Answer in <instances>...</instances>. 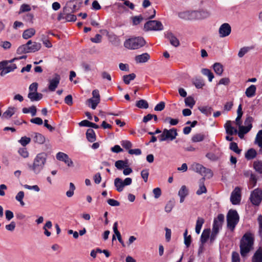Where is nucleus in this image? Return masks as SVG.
<instances>
[{
  "mask_svg": "<svg viewBox=\"0 0 262 262\" xmlns=\"http://www.w3.org/2000/svg\"><path fill=\"white\" fill-rule=\"evenodd\" d=\"M254 238L251 233H246L240 241V253L242 257H245L253 249Z\"/></svg>",
  "mask_w": 262,
  "mask_h": 262,
  "instance_id": "nucleus-1",
  "label": "nucleus"
},
{
  "mask_svg": "<svg viewBox=\"0 0 262 262\" xmlns=\"http://www.w3.org/2000/svg\"><path fill=\"white\" fill-rule=\"evenodd\" d=\"M47 154L45 152H40L35 156L32 165L29 167L35 174L39 173L45 167L47 162Z\"/></svg>",
  "mask_w": 262,
  "mask_h": 262,
  "instance_id": "nucleus-2",
  "label": "nucleus"
},
{
  "mask_svg": "<svg viewBox=\"0 0 262 262\" xmlns=\"http://www.w3.org/2000/svg\"><path fill=\"white\" fill-rule=\"evenodd\" d=\"M41 47V43L29 40L26 44L19 47L17 50L18 54L35 52L39 51Z\"/></svg>",
  "mask_w": 262,
  "mask_h": 262,
  "instance_id": "nucleus-3",
  "label": "nucleus"
},
{
  "mask_svg": "<svg viewBox=\"0 0 262 262\" xmlns=\"http://www.w3.org/2000/svg\"><path fill=\"white\" fill-rule=\"evenodd\" d=\"M145 41L143 38L137 37L129 38L124 42V46L129 50H136L144 46Z\"/></svg>",
  "mask_w": 262,
  "mask_h": 262,
  "instance_id": "nucleus-4",
  "label": "nucleus"
},
{
  "mask_svg": "<svg viewBox=\"0 0 262 262\" xmlns=\"http://www.w3.org/2000/svg\"><path fill=\"white\" fill-rule=\"evenodd\" d=\"M185 15L189 19H202L209 17L210 12L206 10H202L188 12Z\"/></svg>",
  "mask_w": 262,
  "mask_h": 262,
  "instance_id": "nucleus-5",
  "label": "nucleus"
},
{
  "mask_svg": "<svg viewBox=\"0 0 262 262\" xmlns=\"http://www.w3.org/2000/svg\"><path fill=\"white\" fill-rule=\"evenodd\" d=\"M178 136L177 129L172 128L169 129L165 128L163 130L162 134L159 136V141L163 142L167 140L172 141Z\"/></svg>",
  "mask_w": 262,
  "mask_h": 262,
  "instance_id": "nucleus-6",
  "label": "nucleus"
},
{
  "mask_svg": "<svg viewBox=\"0 0 262 262\" xmlns=\"http://www.w3.org/2000/svg\"><path fill=\"white\" fill-rule=\"evenodd\" d=\"M227 220L228 228L233 231L239 221V216L237 211L230 210L227 215Z\"/></svg>",
  "mask_w": 262,
  "mask_h": 262,
  "instance_id": "nucleus-7",
  "label": "nucleus"
},
{
  "mask_svg": "<svg viewBox=\"0 0 262 262\" xmlns=\"http://www.w3.org/2000/svg\"><path fill=\"white\" fill-rule=\"evenodd\" d=\"M190 169L193 171L200 173L201 175L203 176L204 178L207 177L210 178L213 176V173L210 169L206 168L199 163H193L191 165Z\"/></svg>",
  "mask_w": 262,
  "mask_h": 262,
  "instance_id": "nucleus-8",
  "label": "nucleus"
},
{
  "mask_svg": "<svg viewBox=\"0 0 262 262\" xmlns=\"http://www.w3.org/2000/svg\"><path fill=\"white\" fill-rule=\"evenodd\" d=\"M132 183V179L130 178H126L124 180L119 178L114 180V185L118 192L123 191L124 187L130 185Z\"/></svg>",
  "mask_w": 262,
  "mask_h": 262,
  "instance_id": "nucleus-9",
  "label": "nucleus"
},
{
  "mask_svg": "<svg viewBox=\"0 0 262 262\" xmlns=\"http://www.w3.org/2000/svg\"><path fill=\"white\" fill-rule=\"evenodd\" d=\"M92 95L93 97L89 99L86 101V103L89 106L95 110L100 101V96L99 91L98 90H94L92 92Z\"/></svg>",
  "mask_w": 262,
  "mask_h": 262,
  "instance_id": "nucleus-10",
  "label": "nucleus"
},
{
  "mask_svg": "<svg viewBox=\"0 0 262 262\" xmlns=\"http://www.w3.org/2000/svg\"><path fill=\"white\" fill-rule=\"evenodd\" d=\"M144 28L146 30L161 31L163 29V26L159 21L150 20L144 25Z\"/></svg>",
  "mask_w": 262,
  "mask_h": 262,
  "instance_id": "nucleus-11",
  "label": "nucleus"
},
{
  "mask_svg": "<svg viewBox=\"0 0 262 262\" xmlns=\"http://www.w3.org/2000/svg\"><path fill=\"white\" fill-rule=\"evenodd\" d=\"M250 200L254 205H258L262 200V191L258 189H254L251 193Z\"/></svg>",
  "mask_w": 262,
  "mask_h": 262,
  "instance_id": "nucleus-12",
  "label": "nucleus"
},
{
  "mask_svg": "<svg viewBox=\"0 0 262 262\" xmlns=\"http://www.w3.org/2000/svg\"><path fill=\"white\" fill-rule=\"evenodd\" d=\"M60 80V76L57 74H55L52 78L49 79V90L51 92H54L55 91L56 89L57 88L58 84H59Z\"/></svg>",
  "mask_w": 262,
  "mask_h": 262,
  "instance_id": "nucleus-13",
  "label": "nucleus"
},
{
  "mask_svg": "<svg viewBox=\"0 0 262 262\" xmlns=\"http://www.w3.org/2000/svg\"><path fill=\"white\" fill-rule=\"evenodd\" d=\"M231 32V28L228 23L222 24L219 30V36L220 37H225L230 35Z\"/></svg>",
  "mask_w": 262,
  "mask_h": 262,
  "instance_id": "nucleus-14",
  "label": "nucleus"
},
{
  "mask_svg": "<svg viewBox=\"0 0 262 262\" xmlns=\"http://www.w3.org/2000/svg\"><path fill=\"white\" fill-rule=\"evenodd\" d=\"M241 189L237 187L231 193L230 201L233 205L238 204L241 201Z\"/></svg>",
  "mask_w": 262,
  "mask_h": 262,
  "instance_id": "nucleus-15",
  "label": "nucleus"
},
{
  "mask_svg": "<svg viewBox=\"0 0 262 262\" xmlns=\"http://www.w3.org/2000/svg\"><path fill=\"white\" fill-rule=\"evenodd\" d=\"M56 158L58 160L64 162L69 167L73 166L72 160L68 155L62 152H59L56 154Z\"/></svg>",
  "mask_w": 262,
  "mask_h": 262,
  "instance_id": "nucleus-16",
  "label": "nucleus"
},
{
  "mask_svg": "<svg viewBox=\"0 0 262 262\" xmlns=\"http://www.w3.org/2000/svg\"><path fill=\"white\" fill-rule=\"evenodd\" d=\"M16 108L14 107H9L8 109L3 114L2 118L3 119H9L15 113Z\"/></svg>",
  "mask_w": 262,
  "mask_h": 262,
  "instance_id": "nucleus-17",
  "label": "nucleus"
},
{
  "mask_svg": "<svg viewBox=\"0 0 262 262\" xmlns=\"http://www.w3.org/2000/svg\"><path fill=\"white\" fill-rule=\"evenodd\" d=\"M188 194V189L185 185H183L178 192V195L180 197V202L182 203L184 201L185 198Z\"/></svg>",
  "mask_w": 262,
  "mask_h": 262,
  "instance_id": "nucleus-18",
  "label": "nucleus"
},
{
  "mask_svg": "<svg viewBox=\"0 0 262 262\" xmlns=\"http://www.w3.org/2000/svg\"><path fill=\"white\" fill-rule=\"evenodd\" d=\"M149 55L148 53H145L136 56L135 58V59L137 63H139L146 62L149 59Z\"/></svg>",
  "mask_w": 262,
  "mask_h": 262,
  "instance_id": "nucleus-19",
  "label": "nucleus"
},
{
  "mask_svg": "<svg viewBox=\"0 0 262 262\" xmlns=\"http://www.w3.org/2000/svg\"><path fill=\"white\" fill-rule=\"evenodd\" d=\"M167 38L169 39L171 45L175 47H177L180 45V42L178 39L173 35L171 33H167L166 34Z\"/></svg>",
  "mask_w": 262,
  "mask_h": 262,
  "instance_id": "nucleus-20",
  "label": "nucleus"
},
{
  "mask_svg": "<svg viewBox=\"0 0 262 262\" xmlns=\"http://www.w3.org/2000/svg\"><path fill=\"white\" fill-rule=\"evenodd\" d=\"M224 126L227 134L232 135L234 134H236L237 132V129L232 126L231 122L230 121H227Z\"/></svg>",
  "mask_w": 262,
  "mask_h": 262,
  "instance_id": "nucleus-21",
  "label": "nucleus"
},
{
  "mask_svg": "<svg viewBox=\"0 0 262 262\" xmlns=\"http://www.w3.org/2000/svg\"><path fill=\"white\" fill-rule=\"evenodd\" d=\"M252 262H262V248L259 247L254 254Z\"/></svg>",
  "mask_w": 262,
  "mask_h": 262,
  "instance_id": "nucleus-22",
  "label": "nucleus"
},
{
  "mask_svg": "<svg viewBox=\"0 0 262 262\" xmlns=\"http://www.w3.org/2000/svg\"><path fill=\"white\" fill-rule=\"evenodd\" d=\"M28 97L31 101H37L40 100L42 98V94L37 92L29 93Z\"/></svg>",
  "mask_w": 262,
  "mask_h": 262,
  "instance_id": "nucleus-23",
  "label": "nucleus"
},
{
  "mask_svg": "<svg viewBox=\"0 0 262 262\" xmlns=\"http://www.w3.org/2000/svg\"><path fill=\"white\" fill-rule=\"evenodd\" d=\"M33 140L34 142L38 144H42L45 142L46 138L41 134L35 133L33 137Z\"/></svg>",
  "mask_w": 262,
  "mask_h": 262,
  "instance_id": "nucleus-24",
  "label": "nucleus"
},
{
  "mask_svg": "<svg viewBox=\"0 0 262 262\" xmlns=\"http://www.w3.org/2000/svg\"><path fill=\"white\" fill-rule=\"evenodd\" d=\"M204 180L205 178L203 177L199 181V188L196 192L198 195H201L207 192V189L204 184Z\"/></svg>",
  "mask_w": 262,
  "mask_h": 262,
  "instance_id": "nucleus-25",
  "label": "nucleus"
},
{
  "mask_svg": "<svg viewBox=\"0 0 262 262\" xmlns=\"http://www.w3.org/2000/svg\"><path fill=\"white\" fill-rule=\"evenodd\" d=\"M35 32V30L34 28L27 29L24 31L23 33V37L25 39H29L34 36Z\"/></svg>",
  "mask_w": 262,
  "mask_h": 262,
  "instance_id": "nucleus-26",
  "label": "nucleus"
},
{
  "mask_svg": "<svg viewBox=\"0 0 262 262\" xmlns=\"http://www.w3.org/2000/svg\"><path fill=\"white\" fill-rule=\"evenodd\" d=\"M213 69L215 73L219 76L222 75L224 71L223 65L219 62H216L213 65Z\"/></svg>",
  "mask_w": 262,
  "mask_h": 262,
  "instance_id": "nucleus-27",
  "label": "nucleus"
},
{
  "mask_svg": "<svg viewBox=\"0 0 262 262\" xmlns=\"http://www.w3.org/2000/svg\"><path fill=\"white\" fill-rule=\"evenodd\" d=\"M86 136L88 141L91 142H93L96 140L95 133L92 128H89L87 130Z\"/></svg>",
  "mask_w": 262,
  "mask_h": 262,
  "instance_id": "nucleus-28",
  "label": "nucleus"
},
{
  "mask_svg": "<svg viewBox=\"0 0 262 262\" xmlns=\"http://www.w3.org/2000/svg\"><path fill=\"white\" fill-rule=\"evenodd\" d=\"M256 86L254 85H251L246 89L245 92L246 95L248 97H252L255 94Z\"/></svg>",
  "mask_w": 262,
  "mask_h": 262,
  "instance_id": "nucleus-29",
  "label": "nucleus"
},
{
  "mask_svg": "<svg viewBox=\"0 0 262 262\" xmlns=\"http://www.w3.org/2000/svg\"><path fill=\"white\" fill-rule=\"evenodd\" d=\"M22 112L24 114L31 113L32 116H34L36 115L37 110L35 106L32 105L29 108L24 107L22 110Z\"/></svg>",
  "mask_w": 262,
  "mask_h": 262,
  "instance_id": "nucleus-30",
  "label": "nucleus"
},
{
  "mask_svg": "<svg viewBox=\"0 0 262 262\" xmlns=\"http://www.w3.org/2000/svg\"><path fill=\"white\" fill-rule=\"evenodd\" d=\"M204 223V220L202 217H198L196 222V226H195V232L197 234H199L200 233L202 227Z\"/></svg>",
  "mask_w": 262,
  "mask_h": 262,
  "instance_id": "nucleus-31",
  "label": "nucleus"
},
{
  "mask_svg": "<svg viewBox=\"0 0 262 262\" xmlns=\"http://www.w3.org/2000/svg\"><path fill=\"white\" fill-rule=\"evenodd\" d=\"M127 161L118 160L115 163V167L119 170H121L123 168L128 166Z\"/></svg>",
  "mask_w": 262,
  "mask_h": 262,
  "instance_id": "nucleus-32",
  "label": "nucleus"
},
{
  "mask_svg": "<svg viewBox=\"0 0 262 262\" xmlns=\"http://www.w3.org/2000/svg\"><path fill=\"white\" fill-rule=\"evenodd\" d=\"M256 155V151L253 148H251L245 154V157L248 160H251L255 158Z\"/></svg>",
  "mask_w": 262,
  "mask_h": 262,
  "instance_id": "nucleus-33",
  "label": "nucleus"
},
{
  "mask_svg": "<svg viewBox=\"0 0 262 262\" xmlns=\"http://www.w3.org/2000/svg\"><path fill=\"white\" fill-rule=\"evenodd\" d=\"M210 236V229H205L202 235H201V242L203 243V244H204L206 242V241H207V239L209 238Z\"/></svg>",
  "mask_w": 262,
  "mask_h": 262,
  "instance_id": "nucleus-34",
  "label": "nucleus"
},
{
  "mask_svg": "<svg viewBox=\"0 0 262 262\" xmlns=\"http://www.w3.org/2000/svg\"><path fill=\"white\" fill-rule=\"evenodd\" d=\"M24 195H25V194H24V191H20L17 193L16 195L15 196L16 200L17 201H18V202H19V203L21 206H24L25 205L24 202L23 201V199L24 198Z\"/></svg>",
  "mask_w": 262,
  "mask_h": 262,
  "instance_id": "nucleus-35",
  "label": "nucleus"
},
{
  "mask_svg": "<svg viewBox=\"0 0 262 262\" xmlns=\"http://www.w3.org/2000/svg\"><path fill=\"white\" fill-rule=\"evenodd\" d=\"M136 105L137 107L140 108H145L146 109L148 107V104L147 102L143 99H141L137 101Z\"/></svg>",
  "mask_w": 262,
  "mask_h": 262,
  "instance_id": "nucleus-36",
  "label": "nucleus"
},
{
  "mask_svg": "<svg viewBox=\"0 0 262 262\" xmlns=\"http://www.w3.org/2000/svg\"><path fill=\"white\" fill-rule=\"evenodd\" d=\"M136 77V75L134 73H132L129 75H124L123 77L124 82L128 84L131 80H134Z\"/></svg>",
  "mask_w": 262,
  "mask_h": 262,
  "instance_id": "nucleus-37",
  "label": "nucleus"
},
{
  "mask_svg": "<svg viewBox=\"0 0 262 262\" xmlns=\"http://www.w3.org/2000/svg\"><path fill=\"white\" fill-rule=\"evenodd\" d=\"M202 73L203 75L208 77V80L210 82L212 81L214 78V75L210 70L208 69H203L202 70Z\"/></svg>",
  "mask_w": 262,
  "mask_h": 262,
  "instance_id": "nucleus-38",
  "label": "nucleus"
},
{
  "mask_svg": "<svg viewBox=\"0 0 262 262\" xmlns=\"http://www.w3.org/2000/svg\"><path fill=\"white\" fill-rule=\"evenodd\" d=\"M254 169L260 173H262V161H256L253 163Z\"/></svg>",
  "mask_w": 262,
  "mask_h": 262,
  "instance_id": "nucleus-39",
  "label": "nucleus"
},
{
  "mask_svg": "<svg viewBox=\"0 0 262 262\" xmlns=\"http://www.w3.org/2000/svg\"><path fill=\"white\" fill-rule=\"evenodd\" d=\"M255 143L258 145L260 149H262V134L261 132H258L257 134L255 140Z\"/></svg>",
  "mask_w": 262,
  "mask_h": 262,
  "instance_id": "nucleus-40",
  "label": "nucleus"
},
{
  "mask_svg": "<svg viewBox=\"0 0 262 262\" xmlns=\"http://www.w3.org/2000/svg\"><path fill=\"white\" fill-rule=\"evenodd\" d=\"M163 122L166 123H169L171 125H176L179 123V120L167 117L163 120Z\"/></svg>",
  "mask_w": 262,
  "mask_h": 262,
  "instance_id": "nucleus-41",
  "label": "nucleus"
},
{
  "mask_svg": "<svg viewBox=\"0 0 262 262\" xmlns=\"http://www.w3.org/2000/svg\"><path fill=\"white\" fill-rule=\"evenodd\" d=\"M205 136L202 134H197L192 136L191 140L193 142H201L204 139Z\"/></svg>",
  "mask_w": 262,
  "mask_h": 262,
  "instance_id": "nucleus-42",
  "label": "nucleus"
},
{
  "mask_svg": "<svg viewBox=\"0 0 262 262\" xmlns=\"http://www.w3.org/2000/svg\"><path fill=\"white\" fill-rule=\"evenodd\" d=\"M185 103L186 105L192 108L195 104V101L192 97H188L185 98Z\"/></svg>",
  "mask_w": 262,
  "mask_h": 262,
  "instance_id": "nucleus-43",
  "label": "nucleus"
},
{
  "mask_svg": "<svg viewBox=\"0 0 262 262\" xmlns=\"http://www.w3.org/2000/svg\"><path fill=\"white\" fill-rule=\"evenodd\" d=\"M188 231L186 229L184 233V244L187 247H188L190 244H191V236L188 235L187 236Z\"/></svg>",
  "mask_w": 262,
  "mask_h": 262,
  "instance_id": "nucleus-44",
  "label": "nucleus"
},
{
  "mask_svg": "<svg viewBox=\"0 0 262 262\" xmlns=\"http://www.w3.org/2000/svg\"><path fill=\"white\" fill-rule=\"evenodd\" d=\"M76 16L73 14L68 13L67 10L66 11V15L65 16V20L67 21H75L76 20Z\"/></svg>",
  "mask_w": 262,
  "mask_h": 262,
  "instance_id": "nucleus-45",
  "label": "nucleus"
},
{
  "mask_svg": "<svg viewBox=\"0 0 262 262\" xmlns=\"http://www.w3.org/2000/svg\"><path fill=\"white\" fill-rule=\"evenodd\" d=\"M75 190V185L73 183H70V189L66 192V195L68 197H72L74 194V191Z\"/></svg>",
  "mask_w": 262,
  "mask_h": 262,
  "instance_id": "nucleus-46",
  "label": "nucleus"
},
{
  "mask_svg": "<svg viewBox=\"0 0 262 262\" xmlns=\"http://www.w3.org/2000/svg\"><path fill=\"white\" fill-rule=\"evenodd\" d=\"M30 138L27 137L26 136L21 137V139L19 140V142L23 146H26L30 142Z\"/></svg>",
  "mask_w": 262,
  "mask_h": 262,
  "instance_id": "nucleus-47",
  "label": "nucleus"
},
{
  "mask_svg": "<svg viewBox=\"0 0 262 262\" xmlns=\"http://www.w3.org/2000/svg\"><path fill=\"white\" fill-rule=\"evenodd\" d=\"M230 148L236 154H239L241 150L238 149L237 144L235 142H231L230 145Z\"/></svg>",
  "mask_w": 262,
  "mask_h": 262,
  "instance_id": "nucleus-48",
  "label": "nucleus"
},
{
  "mask_svg": "<svg viewBox=\"0 0 262 262\" xmlns=\"http://www.w3.org/2000/svg\"><path fill=\"white\" fill-rule=\"evenodd\" d=\"M19 154L24 158L29 157V152L26 148H20L18 150Z\"/></svg>",
  "mask_w": 262,
  "mask_h": 262,
  "instance_id": "nucleus-49",
  "label": "nucleus"
},
{
  "mask_svg": "<svg viewBox=\"0 0 262 262\" xmlns=\"http://www.w3.org/2000/svg\"><path fill=\"white\" fill-rule=\"evenodd\" d=\"M231 262H240L239 255L237 252L232 253Z\"/></svg>",
  "mask_w": 262,
  "mask_h": 262,
  "instance_id": "nucleus-50",
  "label": "nucleus"
},
{
  "mask_svg": "<svg viewBox=\"0 0 262 262\" xmlns=\"http://www.w3.org/2000/svg\"><path fill=\"white\" fill-rule=\"evenodd\" d=\"M141 175L142 179L144 180L145 182H147L149 176V172L148 169H143L141 172Z\"/></svg>",
  "mask_w": 262,
  "mask_h": 262,
  "instance_id": "nucleus-51",
  "label": "nucleus"
},
{
  "mask_svg": "<svg viewBox=\"0 0 262 262\" xmlns=\"http://www.w3.org/2000/svg\"><path fill=\"white\" fill-rule=\"evenodd\" d=\"M174 206V202L172 201H169L165 207V211L166 212H170Z\"/></svg>",
  "mask_w": 262,
  "mask_h": 262,
  "instance_id": "nucleus-52",
  "label": "nucleus"
},
{
  "mask_svg": "<svg viewBox=\"0 0 262 262\" xmlns=\"http://www.w3.org/2000/svg\"><path fill=\"white\" fill-rule=\"evenodd\" d=\"M31 8L28 4H23L20 8L19 13L30 11Z\"/></svg>",
  "mask_w": 262,
  "mask_h": 262,
  "instance_id": "nucleus-53",
  "label": "nucleus"
},
{
  "mask_svg": "<svg viewBox=\"0 0 262 262\" xmlns=\"http://www.w3.org/2000/svg\"><path fill=\"white\" fill-rule=\"evenodd\" d=\"M249 50V48L248 47H243L240 49L238 52V56L239 57L241 58L243 57Z\"/></svg>",
  "mask_w": 262,
  "mask_h": 262,
  "instance_id": "nucleus-54",
  "label": "nucleus"
},
{
  "mask_svg": "<svg viewBox=\"0 0 262 262\" xmlns=\"http://www.w3.org/2000/svg\"><path fill=\"white\" fill-rule=\"evenodd\" d=\"M24 187L25 188L28 189V190H34V191L36 192H39L40 191L39 187L37 185H35L33 186H30L27 184L24 185Z\"/></svg>",
  "mask_w": 262,
  "mask_h": 262,
  "instance_id": "nucleus-55",
  "label": "nucleus"
},
{
  "mask_svg": "<svg viewBox=\"0 0 262 262\" xmlns=\"http://www.w3.org/2000/svg\"><path fill=\"white\" fill-rule=\"evenodd\" d=\"M193 84L198 89H201L204 85V81L202 80L196 79L193 81Z\"/></svg>",
  "mask_w": 262,
  "mask_h": 262,
  "instance_id": "nucleus-56",
  "label": "nucleus"
},
{
  "mask_svg": "<svg viewBox=\"0 0 262 262\" xmlns=\"http://www.w3.org/2000/svg\"><path fill=\"white\" fill-rule=\"evenodd\" d=\"M165 106V103L163 101H161L156 105V106L154 108V110L156 111H162L164 109Z\"/></svg>",
  "mask_w": 262,
  "mask_h": 262,
  "instance_id": "nucleus-57",
  "label": "nucleus"
},
{
  "mask_svg": "<svg viewBox=\"0 0 262 262\" xmlns=\"http://www.w3.org/2000/svg\"><path fill=\"white\" fill-rule=\"evenodd\" d=\"M121 145L126 149H130V148L132 147V143L127 140L122 141L121 142Z\"/></svg>",
  "mask_w": 262,
  "mask_h": 262,
  "instance_id": "nucleus-58",
  "label": "nucleus"
},
{
  "mask_svg": "<svg viewBox=\"0 0 262 262\" xmlns=\"http://www.w3.org/2000/svg\"><path fill=\"white\" fill-rule=\"evenodd\" d=\"M133 23L134 25H137L139 24L143 20V17L140 16H135L132 18Z\"/></svg>",
  "mask_w": 262,
  "mask_h": 262,
  "instance_id": "nucleus-59",
  "label": "nucleus"
},
{
  "mask_svg": "<svg viewBox=\"0 0 262 262\" xmlns=\"http://www.w3.org/2000/svg\"><path fill=\"white\" fill-rule=\"evenodd\" d=\"M38 83L36 82H33L29 86V93L35 92L37 91Z\"/></svg>",
  "mask_w": 262,
  "mask_h": 262,
  "instance_id": "nucleus-60",
  "label": "nucleus"
},
{
  "mask_svg": "<svg viewBox=\"0 0 262 262\" xmlns=\"http://www.w3.org/2000/svg\"><path fill=\"white\" fill-rule=\"evenodd\" d=\"M107 203L111 206H119L120 203L114 199H110L107 201Z\"/></svg>",
  "mask_w": 262,
  "mask_h": 262,
  "instance_id": "nucleus-61",
  "label": "nucleus"
},
{
  "mask_svg": "<svg viewBox=\"0 0 262 262\" xmlns=\"http://www.w3.org/2000/svg\"><path fill=\"white\" fill-rule=\"evenodd\" d=\"M222 223L219 222V221L214 220L212 230H214L219 231V230L222 227Z\"/></svg>",
  "mask_w": 262,
  "mask_h": 262,
  "instance_id": "nucleus-62",
  "label": "nucleus"
},
{
  "mask_svg": "<svg viewBox=\"0 0 262 262\" xmlns=\"http://www.w3.org/2000/svg\"><path fill=\"white\" fill-rule=\"evenodd\" d=\"M30 122L37 125H41L43 123L42 120L39 117H36L30 120Z\"/></svg>",
  "mask_w": 262,
  "mask_h": 262,
  "instance_id": "nucleus-63",
  "label": "nucleus"
},
{
  "mask_svg": "<svg viewBox=\"0 0 262 262\" xmlns=\"http://www.w3.org/2000/svg\"><path fill=\"white\" fill-rule=\"evenodd\" d=\"M257 179L255 176L254 174H250V183L251 187H253L255 185Z\"/></svg>",
  "mask_w": 262,
  "mask_h": 262,
  "instance_id": "nucleus-64",
  "label": "nucleus"
}]
</instances>
